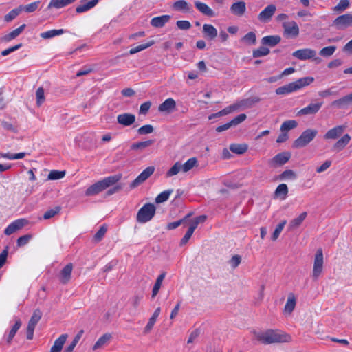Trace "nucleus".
<instances>
[{
    "label": "nucleus",
    "mask_w": 352,
    "mask_h": 352,
    "mask_svg": "<svg viewBox=\"0 0 352 352\" xmlns=\"http://www.w3.org/2000/svg\"><path fill=\"white\" fill-rule=\"evenodd\" d=\"M241 262V256L238 254L234 255L229 261L231 267L233 269L236 268L240 265Z\"/></svg>",
    "instance_id": "nucleus-60"
},
{
    "label": "nucleus",
    "mask_w": 352,
    "mask_h": 352,
    "mask_svg": "<svg viewBox=\"0 0 352 352\" xmlns=\"http://www.w3.org/2000/svg\"><path fill=\"white\" fill-rule=\"evenodd\" d=\"M324 265V256L322 250L319 248L317 250L314 256L313 270L311 277L314 280H317L322 273Z\"/></svg>",
    "instance_id": "nucleus-6"
},
{
    "label": "nucleus",
    "mask_w": 352,
    "mask_h": 352,
    "mask_svg": "<svg viewBox=\"0 0 352 352\" xmlns=\"http://www.w3.org/2000/svg\"><path fill=\"white\" fill-rule=\"evenodd\" d=\"M256 338L263 344H270L273 343L288 342L291 336L287 333H282L278 331L268 329L265 331L254 332Z\"/></svg>",
    "instance_id": "nucleus-1"
},
{
    "label": "nucleus",
    "mask_w": 352,
    "mask_h": 352,
    "mask_svg": "<svg viewBox=\"0 0 352 352\" xmlns=\"http://www.w3.org/2000/svg\"><path fill=\"white\" fill-rule=\"evenodd\" d=\"M296 305V298L295 295L293 293H290L288 295L287 302L285 305L284 307V313L285 314H291L292 312L295 309Z\"/></svg>",
    "instance_id": "nucleus-26"
},
{
    "label": "nucleus",
    "mask_w": 352,
    "mask_h": 352,
    "mask_svg": "<svg viewBox=\"0 0 352 352\" xmlns=\"http://www.w3.org/2000/svg\"><path fill=\"white\" fill-rule=\"evenodd\" d=\"M276 10V8L274 5H269L259 13L258 19L262 23H267L271 20Z\"/></svg>",
    "instance_id": "nucleus-14"
},
{
    "label": "nucleus",
    "mask_w": 352,
    "mask_h": 352,
    "mask_svg": "<svg viewBox=\"0 0 352 352\" xmlns=\"http://www.w3.org/2000/svg\"><path fill=\"white\" fill-rule=\"evenodd\" d=\"M292 56L302 60L311 58H314L317 63H320L321 60L320 58L316 57V52L310 48L298 50L292 53Z\"/></svg>",
    "instance_id": "nucleus-7"
},
{
    "label": "nucleus",
    "mask_w": 352,
    "mask_h": 352,
    "mask_svg": "<svg viewBox=\"0 0 352 352\" xmlns=\"http://www.w3.org/2000/svg\"><path fill=\"white\" fill-rule=\"evenodd\" d=\"M25 28V24L21 25L18 28L10 32L9 34L4 35L1 38V40L3 41H6V42L10 41L11 40L17 37L23 31Z\"/></svg>",
    "instance_id": "nucleus-33"
},
{
    "label": "nucleus",
    "mask_w": 352,
    "mask_h": 352,
    "mask_svg": "<svg viewBox=\"0 0 352 352\" xmlns=\"http://www.w3.org/2000/svg\"><path fill=\"white\" fill-rule=\"evenodd\" d=\"M248 146L245 144H232L230 150L238 155H241L248 151Z\"/></svg>",
    "instance_id": "nucleus-38"
},
{
    "label": "nucleus",
    "mask_w": 352,
    "mask_h": 352,
    "mask_svg": "<svg viewBox=\"0 0 352 352\" xmlns=\"http://www.w3.org/2000/svg\"><path fill=\"white\" fill-rule=\"evenodd\" d=\"M346 126L344 125H338L328 130L324 135V140H336L339 138L344 131Z\"/></svg>",
    "instance_id": "nucleus-17"
},
{
    "label": "nucleus",
    "mask_w": 352,
    "mask_h": 352,
    "mask_svg": "<svg viewBox=\"0 0 352 352\" xmlns=\"http://www.w3.org/2000/svg\"><path fill=\"white\" fill-rule=\"evenodd\" d=\"M351 140V138L348 133L344 134L342 138H340L337 142L334 143L332 149L337 152L342 151L349 144Z\"/></svg>",
    "instance_id": "nucleus-22"
},
{
    "label": "nucleus",
    "mask_w": 352,
    "mask_h": 352,
    "mask_svg": "<svg viewBox=\"0 0 352 352\" xmlns=\"http://www.w3.org/2000/svg\"><path fill=\"white\" fill-rule=\"evenodd\" d=\"M288 194V188L285 184H279L276 190L275 195L277 197H282L283 199H285Z\"/></svg>",
    "instance_id": "nucleus-42"
},
{
    "label": "nucleus",
    "mask_w": 352,
    "mask_h": 352,
    "mask_svg": "<svg viewBox=\"0 0 352 352\" xmlns=\"http://www.w3.org/2000/svg\"><path fill=\"white\" fill-rule=\"evenodd\" d=\"M281 40L280 36L278 35L275 36H264L262 40L261 43L263 45H268L270 47H274L278 43H280Z\"/></svg>",
    "instance_id": "nucleus-34"
},
{
    "label": "nucleus",
    "mask_w": 352,
    "mask_h": 352,
    "mask_svg": "<svg viewBox=\"0 0 352 352\" xmlns=\"http://www.w3.org/2000/svg\"><path fill=\"white\" fill-rule=\"evenodd\" d=\"M154 44V41H151L149 42H147L146 43H142L141 45H139L135 47H133L131 48L130 50H129V54H134L135 53H138L140 51H142L151 46H152Z\"/></svg>",
    "instance_id": "nucleus-48"
},
{
    "label": "nucleus",
    "mask_w": 352,
    "mask_h": 352,
    "mask_svg": "<svg viewBox=\"0 0 352 352\" xmlns=\"http://www.w3.org/2000/svg\"><path fill=\"white\" fill-rule=\"evenodd\" d=\"M322 105V102L318 103H311L307 107L300 109L297 115L298 116H307V115H314L319 111Z\"/></svg>",
    "instance_id": "nucleus-19"
},
{
    "label": "nucleus",
    "mask_w": 352,
    "mask_h": 352,
    "mask_svg": "<svg viewBox=\"0 0 352 352\" xmlns=\"http://www.w3.org/2000/svg\"><path fill=\"white\" fill-rule=\"evenodd\" d=\"M60 207H56L53 209L49 210L45 212L43 218L45 219H49L58 214L60 212Z\"/></svg>",
    "instance_id": "nucleus-61"
},
{
    "label": "nucleus",
    "mask_w": 352,
    "mask_h": 352,
    "mask_svg": "<svg viewBox=\"0 0 352 352\" xmlns=\"http://www.w3.org/2000/svg\"><path fill=\"white\" fill-rule=\"evenodd\" d=\"M77 141L82 142V146L86 148H91L96 144V135L92 132H85L77 138Z\"/></svg>",
    "instance_id": "nucleus-11"
},
{
    "label": "nucleus",
    "mask_w": 352,
    "mask_h": 352,
    "mask_svg": "<svg viewBox=\"0 0 352 352\" xmlns=\"http://www.w3.org/2000/svg\"><path fill=\"white\" fill-rule=\"evenodd\" d=\"M336 50V46H328L323 47L319 52V54L323 57H329L333 54Z\"/></svg>",
    "instance_id": "nucleus-50"
},
{
    "label": "nucleus",
    "mask_w": 352,
    "mask_h": 352,
    "mask_svg": "<svg viewBox=\"0 0 352 352\" xmlns=\"http://www.w3.org/2000/svg\"><path fill=\"white\" fill-rule=\"evenodd\" d=\"M236 111H237L236 106L235 105V103H234L233 104H231V105L226 107L225 109H223V110L220 111L219 112H218L215 115H213L212 116L214 117V116H226V115H228L229 113H231Z\"/></svg>",
    "instance_id": "nucleus-55"
},
{
    "label": "nucleus",
    "mask_w": 352,
    "mask_h": 352,
    "mask_svg": "<svg viewBox=\"0 0 352 352\" xmlns=\"http://www.w3.org/2000/svg\"><path fill=\"white\" fill-rule=\"evenodd\" d=\"M121 175H111L105 177L93 185L90 186L85 191L86 196H94L99 194L111 186L116 184L121 179Z\"/></svg>",
    "instance_id": "nucleus-2"
},
{
    "label": "nucleus",
    "mask_w": 352,
    "mask_h": 352,
    "mask_svg": "<svg viewBox=\"0 0 352 352\" xmlns=\"http://www.w3.org/2000/svg\"><path fill=\"white\" fill-rule=\"evenodd\" d=\"M291 157L289 152H282L275 155L269 161V164L272 167L282 166L287 163Z\"/></svg>",
    "instance_id": "nucleus-12"
},
{
    "label": "nucleus",
    "mask_w": 352,
    "mask_h": 352,
    "mask_svg": "<svg viewBox=\"0 0 352 352\" xmlns=\"http://www.w3.org/2000/svg\"><path fill=\"white\" fill-rule=\"evenodd\" d=\"M42 316V312L40 309H36L34 311L27 327V339L32 340L34 336V331L36 325L39 322Z\"/></svg>",
    "instance_id": "nucleus-8"
},
{
    "label": "nucleus",
    "mask_w": 352,
    "mask_h": 352,
    "mask_svg": "<svg viewBox=\"0 0 352 352\" xmlns=\"http://www.w3.org/2000/svg\"><path fill=\"white\" fill-rule=\"evenodd\" d=\"M307 216V213L306 212H303L298 217L292 219L289 223L288 230L289 231H292L299 228L303 221L306 219Z\"/></svg>",
    "instance_id": "nucleus-28"
},
{
    "label": "nucleus",
    "mask_w": 352,
    "mask_h": 352,
    "mask_svg": "<svg viewBox=\"0 0 352 352\" xmlns=\"http://www.w3.org/2000/svg\"><path fill=\"white\" fill-rule=\"evenodd\" d=\"M67 334L60 335L56 340H55L50 352H60L67 340Z\"/></svg>",
    "instance_id": "nucleus-27"
},
{
    "label": "nucleus",
    "mask_w": 352,
    "mask_h": 352,
    "mask_svg": "<svg viewBox=\"0 0 352 352\" xmlns=\"http://www.w3.org/2000/svg\"><path fill=\"white\" fill-rule=\"evenodd\" d=\"M281 179H295L296 174L292 170H286L283 171L280 175Z\"/></svg>",
    "instance_id": "nucleus-57"
},
{
    "label": "nucleus",
    "mask_w": 352,
    "mask_h": 352,
    "mask_svg": "<svg viewBox=\"0 0 352 352\" xmlns=\"http://www.w3.org/2000/svg\"><path fill=\"white\" fill-rule=\"evenodd\" d=\"M41 3L40 1H34L25 6H20L21 11L31 13L36 10Z\"/></svg>",
    "instance_id": "nucleus-46"
},
{
    "label": "nucleus",
    "mask_w": 352,
    "mask_h": 352,
    "mask_svg": "<svg viewBox=\"0 0 352 352\" xmlns=\"http://www.w3.org/2000/svg\"><path fill=\"white\" fill-rule=\"evenodd\" d=\"M111 338V335L110 333H105L100 337L98 340L96 342L94 345L92 347L94 351H96L102 347H103Z\"/></svg>",
    "instance_id": "nucleus-35"
},
{
    "label": "nucleus",
    "mask_w": 352,
    "mask_h": 352,
    "mask_svg": "<svg viewBox=\"0 0 352 352\" xmlns=\"http://www.w3.org/2000/svg\"><path fill=\"white\" fill-rule=\"evenodd\" d=\"M73 265L69 263L67 264L60 271L58 278L62 284H67L71 280Z\"/></svg>",
    "instance_id": "nucleus-18"
},
{
    "label": "nucleus",
    "mask_w": 352,
    "mask_h": 352,
    "mask_svg": "<svg viewBox=\"0 0 352 352\" xmlns=\"http://www.w3.org/2000/svg\"><path fill=\"white\" fill-rule=\"evenodd\" d=\"M202 32L204 36L210 40L214 39L217 36V30L211 24H204Z\"/></svg>",
    "instance_id": "nucleus-30"
},
{
    "label": "nucleus",
    "mask_w": 352,
    "mask_h": 352,
    "mask_svg": "<svg viewBox=\"0 0 352 352\" xmlns=\"http://www.w3.org/2000/svg\"><path fill=\"white\" fill-rule=\"evenodd\" d=\"M155 171L153 166H148L144 169L130 184L131 188H135L145 182Z\"/></svg>",
    "instance_id": "nucleus-10"
},
{
    "label": "nucleus",
    "mask_w": 352,
    "mask_h": 352,
    "mask_svg": "<svg viewBox=\"0 0 352 352\" xmlns=\"http://www.w3.org/2000/svg\"><path fill=\"white\" fill-rule=\"evenodd\" d=\"M270 51L267 47L261 46L259 48L253 51L252 56L254 58L264 56L267 55L270 53Z\"/></svg>",
    "instance_id": "nucleus-53"
},
{
    "label": "nucleus",
    "mask_w": 352,
    "mask_h": 352,
    "mask_svg": "<svg viewBox=\"0 0 352 352\" xmlns=\"http://www.w3.org/2000/svg\"><path fill=\"white\" fill-rule=\"evenodd\" d=\"M242 39L245 43L253 45L256 43V34L253 32H250L246 34Z\"/></svg>",
    "instance_id": "nucleus-58"
},
{
    "label": "nucleus",
    "mask_w": 352,
    "mask_h": 352,
    "mask_svg": "<svg viewBox=\"0 0 352 352\" xmlns=\"http://www.w3.org/2000/svg\"><path fill=\"white\" fill-rule=\"evenodd\" d=\"M331 105L338 109H345L352 105V93L333 100Z\"/></svg>",
    "instance_id": "nucleus-15"
},
{
    "label": "nucleus",
    "mask_w": 352,
    "mask_h": 352,
    "mask_svg": "<svg viewBox=\"0 0 352 352\" xmlns=\"http://www.w3.org/2000/svg\"><path fill=\"white\" fill-rule=\"evenodd\" d=\"M98 0H81L80 4L76 7L77 13L87 12L94 8L98 3Z\"/></svg>",
    "instance_id": "nucleus-23"
},
{
    "label": "nucleus",
    "mask_w": 352,
    "mask_h": 352,
    "mask_svg": "<svg viewBox=\"0 0 352 352\" xmlns=\"http://www.w3.org/2000/svg\"><path fill=\"white\" fill-rule=\"evenodd\" d=\"M170 16L162 15L154 17L151 21V25L155 28H162L169 21Z\"/></svg>",
    "instance_id": "nucleus-31"
},
{
    "label": "nucleus",
    "mask_w": 352,
    "mask_h": 352,
    "mask_svg": "<svg viewBox=\"0 0 352 352\" xmlns=\"http://www.w3.org/2000/svg\"><path fill=\"white\" fill-rule=\"evenodd\" d=\"M176 24L179 29L183 30H189L191 27V24L188 21H177Z\"/></svg>",
    "instance_id": "nucleus-63"
},
{
    "label": "nucleus",
    "mask_w": 352,
    "mask_h": 352,
    "mask_svg": "<svg viewBox=\"0 0 352 352\" xmlns=\"http://www.w3.org/2000/svg\"><path fill=\"white\" fill-rule=\"evenodd\" d=\"M173 192V190L169 189L164 190L160 193L155 198V202L157 204L164 203L167 201L170 195Z\"/></svg>",
    "instance_id": "nucleus-44"
},
{
    "label": "nucleus",
    "mask_w": 352,
    "mask_h": 352,
    "mask_svg": "<svg viewBox=\"0 0 352 352\" xmlns=\"http://www.w3.org/2000/svg\"><path fill=\"white\" fill-rule=\"evenodd\" d=\"M175 101L173 98H169L159 106L158 111L160 112L170 113L175 109Z\"/></svg>",
    "instance_id": "nucleus-25"
},
{
    "label": "nucleus",
    "mask_w": 352,
    "mask_h": 352,
    "mask_svg": "<svg viewBox=\"0 0 352 352\" xmlns=\"http://www.w3.org/2000/svg\"><path fill=\"white\" fill-rule=\"evenodd\" d=\"M195 6L196 8L204 15L209 17L214 16L215 12L206 3L199 1H195Z\"/></svg>",
    "instance_id": "nucleus-24"
},
{
    "label": "nucleus",
    "mask_w": 352,
    "mask_h": 352,
    "mask_svg": "<svg viewBox=\"0 0 352 352\" xmlns=\"http://www.w3.org/2000/svg\"><path fill=\"white\" fill-rule=\"evenodd\" d=\"M21 12V8H20V6L15 9L12 10L5 16V21L7 22L11 21L12 20L15 19L20 14Z\"/></svg>",
    "instance_id": "nucleus-52"
},
{
    "label": "nucleus",
    "mask_w": 352,
    "mask_h": 352,
    "mask_svg": "<svg viewBox=\"0 0 352 352\" xmlns=\"http://www.w3.org/2000/svg\"><path fill=\"white\" fill-rule=\"evenodd\" d=\"M21 326V320L19 319L16 320L15 322V324L13 325V327H12V329L8 334V336L7 338L8 343H10L12 342L13 338L14 337L16 333L19 329Z\"/></svg>",
    "instance_id": "nucleus-47"
},
{
    "label": "nucleus",
    "mask_w": 352,
    "mask_h": 352,
    "mask_svg": "<svg viewBox=\"0 0 352 352\" xmlns=\"http://www.w3.org/2000/svg\"><path fill=\"white\" fill-rule=\"evenodd\" d=\"M30 239H31V236L29 234L23 235V236L19 237L17 239V245L19 247H21V246L26 245L29 242Z\"/></svg>",
    "instance_id": "nucleus-64"
},
{
    "label": "nucleus",
    "mask_w": 352,
    "mask_h": 352,
    "mask_svg": "<svg viewBox=\"0 0 352 352\" xmlns=\"http://www.w3.org/2000/svg\"><path fill=\"white\" fill-rule=\"evenodd\" d=\"M283 27L287 36L296 37L299 34V28L295 21L284 22Z\"/></svg>",
    "instance_id": "nucleus-16"
},
{
    "label": "nucleus",
    "mask_w": 352,
    "mask_h": 352,
    "mask_svg": "<svg viewBox=\"0 0 352 352\" xmlns=\"http://www.w3.org/2000/svg\"><path fill=\"white\" fill-rule=\"evenodd\" d=\"M246 11V3L243 1H236L230 6V12L235 16H242Z\"/></svg>",
    "instance_id": "nucleus-21"
},
{
    "label": "nucleus",
    "mask_w": 352,
    "mask_h": 352,
    "mask_svg": "<svg viewBox=\"0 0 352 352\" xmlns=\"http://www.w3.org/2000/svg\"><path fill=\"white\" fill-rule=\"evenodd\" d=\"M28 221L25 219H19L12 222L4 230L6 235H11L12 234L22 229L26 224Z\"/></svg>",
    "instance_id": "nucleus-13"
},
{
    "label": "nucleus",
    "mask_w": 352,
    "mask_h": 352,
    "mask_svg": "<svg viewBox=\"0 0 352 352\" xmlns=\"http://www.w3.org/2000/svg\"><path fill=\"white\" fill-rule=\"evenodd\" d=\"M198 166V160L196 157L188 159L184 164H182V173H187L192 170L194 167Z\"/></svg>",
    "instance_id": "nucleus-36"
},
{
    "label": "nucleus",
    "mask_w": 352,
    "mask_h": 352,
    "mask_svg": "<svg viewBox=\"0 0 352 352\" xmlns=\"http://www.w3.org/2000/svg\"><path fill=\"white\" fill-rule=\"evenodd\" d=\"M298 126V122L296 120H289L284 122L280 126L281 132H285L295 129Z\"/></svg>",
    "instance_id": "nucleus-45"
},
{
    "label": "nucleus",
    "mask_w": 352,
    "mask_h": 352,
    "mask_svg": "<svg viewBox=\"0 0 352 352\" xmlns=\"http://www.w3.org/2000/svg\"><path fill=\"white\" fill-rule=\"evenodd\" d=\"M333 25L338 30H344L352 26V13H346L338 16L333 21Z\"/></svg>",
    "instance_id": "nucleus-9"
},
{
    "label": "nucleus",
    "mask_w": 352,
    "mask_h": 352,
    "mask_svg": "<svg viewBox=\"0 0 352 352\" xmlns=\"http://www.w3.org/2000/svg\"><path fill=\"white\" fill-rule=\"evenodd\" d=\"M36 104L37 106H41L45 100L44 89L43 87H39L37 89L36 91Z\"/></svg>",
    "instance_id": "nucleus-54"
},
{
    "label": "nucleus",
    "mask_w": 352,
    "mask_h": 352,
    "mask_svg": "<svg viewBox=\"0 0 352 352\" xmlns=\"http://www.w3.org/2000/svg\"><path fill=\"white\" fill-rule=\"evenodd\" d=\"M154 142L153 140H148L144 142L133 143L131 145V149L133 151H143L146 148L151 146Z\"/></svg>",
    "instance_id": "nucleus-37"
},
{
    "label": "nucleus",
    "mask_w": 352,
    "mask_h": 352,
    "mask_svg": "<svg viewBox=\"0 0 352 352\" xmlns=\"http://www.w3.org/2000/svg\"><path fill=\"white\" fill-rule=\"evenodd\" d=\"M286 223L287 221L283 220L276 226L272 236V239L273 241H276L278 238Z\"/></svg>",
    "instance_id": "nucleus-51"
},
{
    "label": "nucleus",
    "mask_w": 352,
    "mask_h": 352,
    "mask_svg": "<svg viewBox=\"0 0 352 352\" xmlns=\"http://www.w3.org/2000/svg\"><path fill=\"white\" fill-rule=\"evenodd\" d=\"M107 232V228L105 226H101L98 231L94 235V239L96 241H100L104 236Z\"/></svg>",
    "instance_id": "nucleus-62"
},
{
    "label": "nucleus",
    "mask_w": 352,
    "mask_h": 352,
    "mask_svg": "<svg viewBox=\"0 0 352 352\" xmlns=\"http://www.w3.org/2000/svg\"><path fill=\"white\" fill-rule=\"evenodd\" d=\"M174 9L179 11L190 12V6L184 0L177 1L173 4Z\"/></svg>",
    "instance_id": "nucleus-41"
},
{
    "label": "nucleus",
    "mask_w": 352,
    "mask_h": 352,
    "mask_svg": "<svg viewBox=\"0 0 352 352\" xmlns=\"http://www.w3.org/2000/svg\"><path fill=\"white\" fill-rule=\"evenodd\" d=\"M154 131V128L151 124H146L138 129V133L139 135H147L151 134Z\"/></svg>",
    "instance_id": "nucleus-56"
},
{
    "label": "nucleus",
    "mask_w": 352,
    "mask_h": 352,
    "mask_svg": "<svg viewBox=\"0 0 352 352\" xmlns=\"http://www.w3.org/2000/svg\"><path fill=\"white\" fill-rule=\"evenodd\" d=\"M318 135V131L307 129L294 142L293 147L296 148H303L307 146Z\"/></svg>",
    "instance_id": "nucleus-4"
},
{
    "label": "nucleus",
    "mask_w": 352,
    "mask_h": 352,
    "mask_svg": "<svg viewBox=\"0 0 352 352\" xmlns=\"http://www.w3.org/2000/svg\"><path fill=\"white\" fill-rule=\"evenodd\" d=\"M135 121V116L133 114L124 113L117 116V122L118 124L129 126L133 124Z\"/></svg>",
    "instance_id": "nucleus-20"
},
{
    "label": "nucleus",
    "mask_w": 352,
    "mask_h": 352,
    "mask_svg": "<svg viewBox=\"0 0 352 352\" xmlns=\"http://www.w3.org/2000/svg\"><path fill=\"white\" fill-rule=\"evenodd\" d=\"M259 100L260 99L258 98L253 99L248 98L236 102L235 105L236 106L237 111L244 110L245 109L250 108L254 103L259 102Z\"/></svg>",
    "instance_id": "nucleus-29"
},
{
    "label": "nucleus",
    "mask_w": 352,
    "mask_h": 352,
    "mask_svg": "<svg viewBox=\"0 0 352 352\" xmlns=\"http://www.w3.org/2000/svg\"><path fill=\"white\" fill-rule=\"evenodd\" d=\"M179 172H182V163L176 162L170 168L166 173V177H171L177 175Z\"/></svg>",
    "instance_id": "nucleus-39"
},
{
    "label": "nucleus",
    "mask_w": 352,
    "mask_h": 352,
    "mask_svg": "<svg viewBox=\"0 0 352 352\" xmlns=\"http://www.w3.org/2000/svg\"><path fill=\"white\" fill-rule=\"evenodd\" d=\"M76 1V0H51L47 6V8L51 9L54 8L60 9L74 3Z\"/></svg>",
    "instance_id": "nucleus-32"
},
{
    "label": "nucleus",
    "mask_w": 352,
    "mask_h": 352,
    "mask_svg": "<svg viewBox=\"0 0 352 352\" xmlns=\"http://www.w3.org/2000/svg\"><path fill=\"white\" fill-rule=\"evenodd\" d=\"M155 211L156 208L154 204H146L138 212L136 221L140 223H145L153 218Z\"/></svg>",
    "instance_id": "nucleus-5"
},
{
    "label": "nucleus",
    "mask_w": 352,
    "mask_h": 352,
    "mask_svg": "<svg viewBox=\"0 0 352 352\" xmlns=\"http://www.w3.org/2000/svg\"><path fill=\"white\" fill-rule=\"evenodd\" d=\"M350 6L349 0H340L339 3L333 8V10L337 13H341L348 9Z\"/></svg>",
    "instance_id": "nucleus-43"
},
{
    "label": "nucleus",
    "mask_w": 352,
    "mask_h": 352,
    "mask_svg": "<svg viewBox=\"0 0 352 352\" xmlns=\"http://www.w3.org/2000/svg\"><path fill=\"white\" fill-rule=\"evenodd\" d=\"M314 80V78L313 77H304L299 78L294 82L277 88L276 89V94L278 95H285L290 94L310 85Z\"/></svg>",
    "instance_id": "nucleus-3"
},
{
    "label": "nucleus",
    "mask_w": 352,
    "mask_h": 352,
    "mask_svg": "<svg viewBox=\"0 0 352 352\" xmlns=\"http://www.w3.org/2000/svg\"><path fill=\"white\" fill-rule=\"evenodd\" d=\"M246 118H247V116L245 114L241 113V114L237 116L236 117H235L231 121H230V124L232 126H235L239 124L240 123L243 122V121H245Z\"/></svg>",
    "instance_id": "nucleus-59"
},
{
    "label": "nucleus",
    "mask_w": 352,
    "mask_h": 352,
    "mask_svg": "<svg viewBox=\"0 0 352 352\" xmlns=\"http://www.w3.org/2000/svg\"><path fill=\"white\" fill-rule=\"evenodd\" d=\"M65 175V171H60V170H52L48 176L47 179L49 180H57L62 179Z\"/></svg>",
    "instance_id": "nucleus-49"
},
{
    "label": "nucleus",
    "mask_w": 352,
    "mask_h": 352,
    "mask_svg": "<svg viewBox=\"0 0 352 352\" xmlns=\"http://www.w3.org/2000/svg\"><path fill=\"white\" fill-rule=\"evenodd\" d=\"M64 32H65V30L63 29L51 30L49 31L42 32L40 36L42 38L48 39V38L54 37L56 36L61 35Z\"/></svg>",
    "instance_id": "nucleus-40"
}]
</instances>
